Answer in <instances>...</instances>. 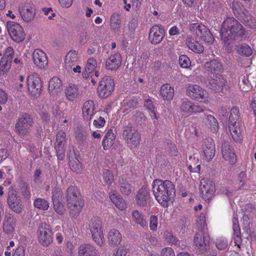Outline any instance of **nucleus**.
<instances>
[{"label":"nucleus","mask_w":256,"mask_h":256,"mask_svg":"<svg viewBox=\"0 0 256 256\" xmlns=\"http://www.w3.org/2000/svg\"><path fill=\"white\" fill-rule=\"evenodd\" d=\"M190 30L193 34H196L204 42L209 44L213 42L214 38L208 28L204 25L192 24L190 25Z\"/></svg>","instance_id":"obj_11"},{"label":"nucleus","mask_w":256,"mask_h":256,"mask_svg":"<svg viewBox=\"0 0 256 256\" xmlns=\"http://www.w3.org/2000/svg\"><path fill=\"white\" fill-rule=\"evenodd\" d=\"M102 177L104 182L108 185L111 184L114 180L113 173L108 170H104Z\"/></svg>","instance_id":"obj_51"},{"label":"nucleus","mask_w":256,"mask_h":256,"mask_svg":"<svg viewBox=\"0 0 256 256\" xmlns=\"http://www.w3.org/2000/svg\"><path fill=\"white\" fill-rule=\"evenodd\" d=\"M180 108L181 112L188 114L200 112L204 111L202 108L188 100L182 101Z\"/></svg>","instance_id":"obj_25"},{"label":"nucleus","mask_w":256,"mask_h":256,"mask_svg":"<svg viewBox=\"0 0 256 256\" xmlns=\"http://www.w3.org/2000/svg\"><path fill=\"white\" fill-rule=\"evenodd\" d=\"M138 104L137 99L131 98L124 104V106L126 107V110H128V108H134L138 106Z\"/></svg>","instance_id":"obj_59"},{"label":"nucleus","mask_w":256,"mask_h":256,"mask_svg":"<svg viewBox=\"0 0 256 256\" xmlns=\"http://www.w3.org/2000/svg\"><path fill=\"white\" fill-rule=\"evenodd\" d=\"M250 74L244 76L242 81L240 83V88L244 92H246L252 88Z\"/></svg>","instance_id":"obj_46"},{"label":"nucleus","mask_w":256,"mask_h":256,"mask_svg":"<svg viewBox=\"0 0 256 256\" xmlns=\"http://www.w3.org/2000/svg\"><path fill=\"white\" fill-rule=\"evenodd\" d=\"M152 192L156 200L164 208H168L176 194L175 186L170 180H155L152 183Z\"/></svg>","instance_id":"obj_1"},{"label":"nucleus","mask_w":256,"mask_h":256,"mask_svg":"<svg viewBox=\"0 0 256 256\" xmlns=\"http://www.w3.org/2000/svg\"><path fill=\"white\" fill-rule=\"evenodd\" d=\"M122 137L128 144L134 148L136 147L140 141V134L132 126L124 127L122 132Z\"/></svg>","instance_id":"obj_13"},{"label":"nucleus","mask_w":256,"mask_h":256,"mask_svg":"<svg viewBox=\"0 0 256 256\" xmlns=\"http://www.w3.org/2000/svg\"><path fill=\"white\" fill-rule=\"evenodd\" d=\"M65 94L69 100H74L78 94L77 86L74 84H70L65 89Z\"/></svg>","instance_id":"obj_39"},{"label":"nucleus","mask_w":256,"mask_h":256,"mask_svg":"<svg viewBox=\"0 0 256 256\" xmlns=\"http://www.w3.org/2000/svg\"><path fill=\"white\" fill-rule=\"evenodd\" d=\"M232 229L234 230L233 236L236 245L239 246L242 242L240 229L238 224V219L236 217H234L232 219Z\"/></svg>","instance_id":"obj_32"},{"label":"nucleus","mask_w":256,"mask_h":256,"mask_svg":"<svg viewBox=\"0 0 256 256\" xmlns=\"http://www.w3.org/2000/svg\"><path fill=\"white\" fill-rule=\"evenodd\" d=\"M122 58L120 53L112 54L106 62V67L108 70H116L121 66Z\"/></svg>","instance_id":"obj_26"},{"label":"nucleus","mask_w":256,"mask_h":256,"mask_svg":"<svg viewBox=\"0 0 256 256\" xmlns=\"http://www.w3.org/2000/svg\"><path fill=\"white\" fill-rule=\"evenodd\" d=\"M204 68L208 74H217V72H222L224 70L221 62L215 59L205 62Z\"/></svg>","instance_id":"obj_19"},{"label":"nucleus","mask_w":256,"mask_h":256,"mask_svg":"<svg viewBox=\"0 0 256 256\" xmlns=\"http://www.w3.org/2000/svg\"><path fill=\"white\" fill-rule=\"evenodd\" d=\"M132 222L142 228L147 226V222L144 216L138 210H134L132 212Z\"/></svg>","instance_id":"obj_37"},{"label":"nucleus","mask_w":256,"mask_h":256,"mask_svg":"<svg viewBox=\"0 0 256 256\" xmlns=\"http://www.w3.org/2000/svg\"><path fill=\"white\" fill-rule=\"evenodd\" d=\"M12 61L2 58L0 62V70L3 72L8 71L11 67Z\"/></svg>","instance_id":"obj_54"},{"label":"nucleus","mask_w":256,"mask_h":256,"mask_svg":"<svg viewBox=\"0 0 256 256\" xmlns=\"http://www.w3.org/2000/svg\"><path fill=\"white\" fill-rule=\"evenodd\" d=\"M20 192L26 199H28L30 197V192L28 188V184L24 182H22L20 184Z\"/></svg>","instance_id":"obj_56"},{"label":"nucleus","mask_w":256,"mask_h":256,"mask_svg":"<svg viewBox=\"0 0 256 256\" xmlns=\"http://www.w3.org/2000/svg\"><path fill=\"white\" fill-rule=\"evenodd\" d=\"M222 148L223 158L226 160H228L231 164H234L236 161V156L230 146L224 142L222 144Z\"/></svg>","instance_id":"obj_28"},{"label":"nucleus","mask_w":256,"mask_h":256,"mask_svg":"<svg viewBox=\"0 0 256 256\" xmlns=\"http://www.w3.org/2000/svg\"><path fill=\"white\" fill-rule=\"evenodd\" d=\"M14 55V50L11 46L6 48L4 56L2 58H5L8 60L12 61Z\"/></svg>","instance_id":"obj_58"},{"label":"nucleus","mask_w":256,"mask_h":256,"mask_svg":"<svg viewBox=\"0 0 256 256\" xmlns=\"http://www.w3.org/2000/svg\"><path fill=\"white\" fill-rule=\"evenodd\" d=\"M19 12L22 19L27 22H31L36 16L35 8L31 4L20 8Z\"/></svg>","instance_id":"obj_24"},{"label":"nucleus","mask_w":256,"mask_h":256,"mask_svg":"<svg viewBox=\"0 0 256 256\" xmlns=\"http://www.w3.org/2000/svg\"><path fill=\"white\" fill-rule=\"evenodd\" d=\"M96 66V60L94 58H88L87 60L86 65L85 68V72L82 74L83 77L84 78H88L89 74L94 72Z\"/></svg>","instance_id":"obj_41"},{"label":"nucleus","mask_w":256,"mask_h":256,"mask_svg":"<svg viewBox=\"0 0 256 256\" xmlns=\"http://www.w3.org/2000/svg\"><path fill=\"white\" fill-rule=\"evenodd\" d=\"M164 30L161 26L155 25L150 30L149 33V40L152 44H159L163 39L164 36Z\"/></svg>","instance_id":"obj_18"},{"label":"nucleus","mask_w":256,"mask_h":256,"mask_svg":"<svg viewBox=\"0 0 256 256\" xmlns=\"http://www.w3.org/2000/svg\"><path fill=\"white\" fill-rule=\"evenodd\" d=\"M66 197L67 205L70 212H74V214L78 213L82 204L81 196L77 188L74 186L68 188Z\"/></svg>","instance_id":"obj_4"},{"label":"nucleus","mask_w":256,"mask_h":256,"mask_svg":"<svg viewBox=\"0 0 256 256\" xmlns=\"http://www.w3.org/2000/svg\"><path fill=\"white\" fill-rule=\"evenodd\" d=\"M210 236L206 228L199 230L194 238V243L202 254H206L210 249Z\"/></svg>","instance_id":"obj_7"},{"label":"nucleus","mask_w":256,"mask_h":256,"mask_svg":"<svg viewBox=\"0 0 256 256\" xmlns=\"http://www.w3.org/2000/svg\"><path fill=\"white\" fill-rule=\"evenodd\" d=\"M70 166L73 172L77 174L80 173L82 171L81 164L80 161L76 158L70 160Z\"/></svg>","instance_id":"obj_49"},{"label":"nucleus","mask_w":256,"mask_h":256,"mask_svg":"<svg viewBox=\"0 0 256 256\" xmlns=\"http://www.w3.org/2000/svg\"><path fill=\"white\" fill-rule=\"evenodd\" d=\"M116 139V135L114 130L110 129L106 133L102 141V146L104 150H108L113 144Z\"/></svg>","instance_id":"obj_36"},{"label":"nucleus","mask_w":256,"mask_h":256,"mask_svg":"<svg viewBox=\"0 0 256 256\" xmlns=\"http://www.w3.org/2000/svg\"><path fill=\"white\" fill-rule=\"evenodd\" d=\"M208 124L214 133L216 132L218 130V124L216 119L212 115L207 116Z\"/></svg>","instance_id":"obj_44"},{"label":"nucleus","mask_w":256,"mask_h":256,"mask_svg":"<svg viewBox=\"0 0 256 256\" xmlns=\"http://www.w3.org/2000/svg\"><path fill=\"white\" fill-rule=\"evenodd\" d=\"M7 203L9 208L15 213L20 214L22 212L24 206L20 197L15 190H12L8 192Z\"/></svg>","instance_id":"obj_15"},{"label":"nucleus","mask_w":256,"mask_h":256,"mask_svg":"<svg viewBox=\"0 0 256 256\" xmlns=\"http://www.w3.org/2000/svg\"><path fill=\"white\" fill-rule=\"evenodd\" d=\"M34 123V120L28 114L24 113L18 118L15 128L20 134L25 135L29 132L30 128L33 126Z\"/></svg>","instance_id":"obj_12"},{"label":"nucleus","mask_w":256,"mask_h":256,"mask_svg":"<svg viewBox=\"0 0 256 256\" xmlns=\"http://www.w3.org/2000/svg\"><path fill=\"white\" fill-rule=\"evenodd\" d=\"M206 91L199 86L190 84L186 88L187 95L192 99L204 98Z\"/></svg>","instance_id":"obj_21"},{"label":"nucleus","mask_w":256,"mask_h":256,"mask_svg":"<svg viewBox=\"0 0 256 256\" xmlns=\"http://www.w3.org/2000/svg\"><path fill=\"white\" fill-rule=\"evenodd\" d=\"M236 51L238 54L248 56L252 54V50L248 44H244L237 46Z\"/></svg>","instance_id":"obj_47"},{"label":"nucleus","mask_w":256,"mask_h":256,"mask_svg":"<svg viewBox=\"0 0 256 256\" xmlns=\"http://www.w3.org/2000/svg\"><path fill=\"white\" fill-rule=\"evenodd\" d=\"M120 192L124 195H128L132 192L131 187L128 182L126 181L120 182Z\"/></svg>","instance_id":"obj_50"},{"label":"nucleus","mask_w":256,"mask_h":256,"mask_svg":"<svg viewBox=\"0 0 256 256\" xmlns=\"http://www.w3.org/2000/svg\"><path fill=\"white\" fill-rule=\"evenodd\" d=\"M162 256H175L174 252L171 248H164L161 252Z\"/></svg>","instance_id":"obj_64"},{"label":"nucleus","mask_w":256,"mask_h":256,"mask_svg":"<svg viewBox=\"0 0 256 256\" xmlns=\"http://www.w3.org/2000/svg\"><path fill=\"white\" fill-rule=\"evenodd\" d=\"M66 142V134L62 130L58 132L56 136L55 148L58 158L61 160H63L65 156L66 148L64 146Z\"/></svg>","instance_id":"obj_17"},{"label":"nucleus","mask_w":256,"mask_h":256,"mask_svg":"<svg viewBox=\"0 0 256 256\" xmlns=\"http://www.w3.org/2000/svg\"><path fill=\"white\" fill-rule=\"evenodd\" d=\"M239 110L236 106H233L230 110V114L228 119V122H232L237 121L239 117Z\"/></svg>","instance_id":"obj_55"},{"label":"nucleus","mask_w":256,"mask_h":256,"mask_svg":"<svg viewBox=\"0 0 256 256\" xmlns=\"http://www.w3.org/2000/svg\"><path fill=\"white\" fill-rule=\"evenodd\" d=\"M150 198V194L145 188L142 187L138 192L136 196V204L141 207L147 205L148 200Z\"/></svg>","instance_id":"obj_29"},{"label":"nucleus","mask_w":256,"mask_h":256,"mask_svg":"<svg viewBox=\"0 0 256 256\" xmlns=\"http://www.w3.org/2000/svg\"><path fill=\"white\" fill-rule=\"evenodd\" d=\"M34 206L39 210H46L49 208V203L44 198H37L34 202Z\"/></svg>","instance_id":"obj_43"},{"label":"nucleus","mask_w":256,"mask_h":256,"mask_svg":"<svg viewBox=\"0 0 256 256\" xmlns=\"http://www.w3.org/2000/svg\"><path fill=\"white\" fill-rule=\"evenodd\" d=\"M78 256H98V250L90 244H81L78 249Z\"/></svg>","instance_id":"obj_27"},{"label":"nucleus","mask_w":256,"mask_h":256,"mask_svg":"<svg viewBox=\"0 0 256 256\" xmlns=\"http://www.w3.org/2000/svg\"><path fill=\"white\" fill-rule=\"evenodd\" d=\"M62 82L58 77L52 78L48 84V90L50 92H58L61 90Z\"/></svg>","instance_id":"obj_42"},{"label":"nucleus","mask_w":256,"mask_h":256,"mask_svg":"<svg viewBox=\"0 0 256 256\" xmlns=\"http://www.w3.org/2000/svg\"><path fill=\"white\" fill-rule=\"evenodd\" d=\"M196 222L198 230H202V228H206V214L204 213L200 214V216L196 220Z\"/></svg>","instance_id":"obj_57"},{"label":"nucleus","mask_w":256,"mask_h":256,"mask_svg":"<svg viewBox=\"0 0 256 256\" xmlns=\"http://www.w3.org/2000/svg\"><path fill=\"white\" fill-rule=\"evenodd\" d=\"M89 40V36L86 32H82L78 36V41L80 44L84 45Z\"/></svg>","instance_id":"obj_60"},{"label":"nucleus","mask_w":256,"mask_h":256,"mask_svg":"<svg viewBox=\"0 0 256 256\" xmlns=\"http://www.w3.org/2000/svg\"><path fill=\"white\" fill-rule=\"evenodd\" d=\"M6 28L10 38L14 42L20 43L24 40L26 34L22 27L18 24L8 22Z\"/></svg>","instance_id":"obj_9"},{"label":"nucleus","mask_w":256,"mask_h":256,"mask_svg":"<svg viewBox=\"0 0 256 256\" xmlns=\"http://www.w3.org/2000/svg\"><path fill=\"white\" fill-rule=\"evenodd\" d=\"M164 238L165 240L169 244L174 245L180 244V240L170 232H164Z\"/></svg>","instance_id":"obj_45"},{"label":"nucleus","mask_w":256,"mask_h":256,"mask_svg":"<svg viewBox=\"0 0 256 256\" xmlns=\"http://www.w3.org/2000/svg\"><path fill=\"white\" fill-rule=\"evenodd\" d=\"M106 123L104 118L102 116H99V118L94 120L93 122V124L97 128H100L104 126Z\"/></svg>","instance_id":"obj_62"},{"label":"nucleus","mask_w":256,"mask_h":256,"mask_svg":"<svg viewBox=\"0 0 256 256\" xmlns=\"http://www.w3.org/2000/svg\"><path fill=\"white\" fill-rule=\"evenodd\" d=\"M110 26L114 30H118L120 28V20L119 14H114L110 18Z\"/></svg>","instance_id":"obj_48"},{"label":"nucleus","mask_w":256,"mask_h":256,"mask_svg":"<svg viewBox=\"0 0 256 256\" xmlns=\"http://www.w3.org/2000/svg\"><path fill=\"white\" fill-rule=\"evenodd\" d=\"M52 200L54 208L56 212L59 214H62L65 210L63 204L58 200L55 198H53Z\"/></svg>","instance_id":"obj_52"},{"label":"nucleus","mask_w":256,"mask_h":256,"mask_svg":"<svg viewBox=\"0 0 256 256\" xmlns=\"http://www.w3.org/2000/svg\"><path fill=\"white\" fill-rule=\"evenodd\" d=\"M186 44L190 50L196 54H202L204 52V46L194 38H188Z\"/></svg>","instance_id":"obj_35"},{"label":"nucleus","mask_w":256,"mask_h":256,"mask_svg":"<svg viewBox=\"0 0 256 256\" xmlns=\"http://www.w3.org/2000/svg\"><path fill=\"white\" fill-rule=\"evenodd\" d=\"M16 218L10 213L5 214L3 222V230L6 234L12 232L16 225Z\"/></svg>","instance_id":"obj_22"},{"label":"nucleus","mask_w":256,"mask_h":256,"mask_svg":"<svg viewBox=\"0 0 256 256\" xmlns=\"http://www.w3.org/2000/svg\"><path fill=\"white\" fill-rule=\"evenodd\" d=\"M242 25L234 18L228 17L223 22L220 30L221 37L224 41L245 35Z\"/></svg>","instance_id":"obj_2"},{"label":"nucleus","mask_w":256,"mask_h":256,"mask_svg":"<svg viewBox=\"0 0 256 256\" xmlns=\"http://www.w3.org/2000/svg\"><path fill=\"white\" fill-rule=\"evenodd\" d=\"M200 190L202 198L204 200H208L213 197L215 192V184L212 180L204 178L200 180Z\"/></svg>","instance_id":"obj_14"},{"label":"nucleus","mask_w":256,"mask_h":256,"mask_svg":"<svg viewBox=\"0 0 256 256\" xmlns=\"http://www.w3.org/2000/svg\"><path fill=\"white\" fill-rule=\"evenodd\" d=\"M229 131L232 136L234 141H238L240 140L241 130L238 122L236 121L228 122Z\"/></svg>","instance_id":"obj_33"},{"label":"nucleus","mask_w":256,"mask_h":256,"mask_svg":"<svg viewBox=\"0 0 256 256\" xmlns=\"http://www.w3.org/2000/svg\"><path fill=\"white\" fill-rule=\"evenodd\" d=\"M32 58L34 64L40 68H44L48 64L46 54L42 50L37 49L32 54Z\"/></svg>","instance_id":"obj_20"},{"label":"nucleus","mask_w":256,"mask_h":256,"mask_svg":"<svg viewBox=\"0 0 256 256\" xmlns=\"http://www.w3.org/2000/svg\"><path fill=\"white\" fill-rule=\"evenodd\" d=\"M202 150L208 160H210L214 158L215 154V144L212 138H207L204 140Z\"/></svg>","instance_id":"obj_23"},{"label":"nucleus","mask_w":256,"mask_h":256,"mask_svg":"<svg viewBox=\"0 0 256 256\" xmlns=\"http://www.w3.org/2000/svg\"><path fill=\"white\" fill-rule=\"evenodd\" d=\"M78 54L76 50H70L66 56L64 65L66 68H72L78 60Z\"/></svg>","instance_id":"obj_31"},{"label":"nucleus","mask_w":256,"mask_h":256,"mask_svg":"<svg viewBox=\"0 0 256 256\" xmlns=\"http://www.w3.org/2000/svg\"><path fill=\"white\" fill-rule=\"evenodd\" d=\"M114 82L110 76H105L100 82L97 92L98 96L102 98L110 96L114 90Z\"/></svg>","instance_id":"obj_10"},{"label":"nucleus","mask_w":256,"mask_h":256,"mask_svg":"<svg viewBox=\"0 0 256 256\" xmlns=\"http://www.w3.org/2000/svg\"><path fill=\"white\" fill-rule=\"evenodd\" d=\"M27 84L28 92L32 96L36 97L40 96L42 84L41 80L37 74L29 76L28 78Z\"/></svg>","instance_id":"obj_16"},{"label":"nucleus","mask_w":256,"mask_h":256,"mask_svg":"<svg viewBox=\"0 0 256 256\" xmlns=\"http://www.w3.org/2000/svg\"><path fill=\"white\" fill-rule=\"evenodd\" d=\"M111 201L120 210H123L126 208V204L122 196L117 194H112L110 196Z\"/></svg>","instance_id":"obj_38"},{"label":"nucleus","mask_w":256,"mask_h":256,"mask_svg":"<svg viewBox=\"0 0 256 256\" xmlns=\"http://www.w3.org/2000/svg\"><path fill=\"white\" fill-rule=\"evenodd\" d=\"M82 114L84 118L90 120L95 114L94 102L92 100H87L84 104L82 108Z\"/></svg>","instance_id":"obj_30"},{"label":"nucleus","mask_w":256,"mask_h":256,"mask_svg":"<svg viewBox=\"0 0 256 256\" xmlns=\"http://www.w3.org/2000/svg\"><path fill=\"white\" fill-rule=\"evenodd\" d=\"M122 240V235L118 230H111L108 234V241L110 244L116 246L119 244Z\"/></svg>","instance_id":"obj_34"},{"label":"nucleus","mask_w":256,"mask_h":256,"mask_svg":"<svg viewBox=\"0 0 256 256\" xmlns=\"http://www.w3.org/2000/svg\"><path fill=\"white\" fill-rule=\"evenodd\" d=\"M37 236L39 243L42 246H48L53 240V232L50 225L42 223L38 228Z\"/></svg>","instance_id":"obj_5"},{"label":"nucleus","mask_w":256,"mask_h":256,"mask_svg":"<svg viewBox=\"0 0 256 256\" xmlns=\"http://www.w3.org/2000/svg\"><path fill=\"white\" fill-rule=\"evenodd\" d=\"M208 88L216 92H220L224 89L228 90L230 88L226 79L220 74L210 76L208 77Z\"/></svg>","instance_id":"obj_6"},{"label":"nucleus","mask_w":256,"mask_h":256,"mask_svg":"<svg viewBox=\"0 0 256 256\" xmlns=\"http://www.w3.org/2000/svg\"><path fill=\"white\" fill-rule=\"evenodd\" d=\"M88 228L94 242L99 246H102L104 238L102 228L101 220L98 218H92L89 223Z\"/></svg>","instance_id":"obj_8"},{"label":"nucleus","mask_w":256,"mask_h":256,"mask_svg":"<svg viewBox=\"0 0 256 256\" xmlns=\"http://www.w3.org/2000/svg\"><path fill=\"white\" fill-rule=\"evenodd\" d=\"M150 227L152 230H156L158 227V218L155 216H151L150 218Z\"/></svg>","instance_id":"obj_61"},{"label":"nucleus","mask_w":256,"mask_h":256,"mask_svg":"<svg viewBox=\"0 0 256 256\" xmlns=\"http://www.w3.org/2000/svg\"><path fill=\"white\" fill-rule=\"evenodd\" d=\"M179 64L180 66L184 68H189L191 65V62L186 55H182L179 57Z\"/></svg>","instance_id":"obj_53"},{"label":"nucleus","mask_w":256,"mask_h":256,"mask_svg":"<svg viewBox=\"0 0 256 256\" xmlns=\"http://www.w3.org/2000/svg\"><path fill=\"white\" fill-rule=\"evenodd\" d=\"M216 246L219 250H224L228 246V242L224 240H220L216 244Z\"/></svg>","instance_id":"obj_63"},{"label":"nucleus","mask_w":256,"mask_h":256,"mask_svg":"<svg viewBox=\"0 0 256 256\" xmlns=\"http://www.w3.org/2000/svg\"><path fill=\"white\" fill-rule=\"evenodd\" d=\"M232 8L236 17L242 22L244 24L252 28H256V21L248 11L242 7L238 1H234Z\"/></svg>","instance_id":"obj_3"},{"label":"nucleus","mask_w":256,"mask_h":256,"mask_svg":"<svg viewBox=\"0 0 256 256\" xmlns=\"http://www.w3.org/2000/svg\"><path fill=\"white\" fill-rule=\"evenodd\" d=\"M160 95L164 100H170L172 98L174 90L169 84H165L160 88Z\"/></svg>","instance_id":"obj_40"}]
</instances>
